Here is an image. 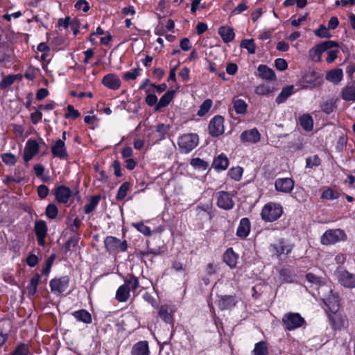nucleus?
<instances>
[{"label": "nucleus", "instance_id": "nucleus-31", "mask_svg": "<svg viewBox=\"0 0 355 355\" xmlns=\"http://www.w3.org/2000/svg\"><path fill=\"white\" fill-rule=\"evenodd\" d=\"M71 315L78 322H83L86 324H91L92 322V316L91 313L86 309H80L74 311L71 313Z\"/></svg>", "mask_w": 355, "mask_h": 355}, {"label": "nucleus", "instance_id": "nucleus-61", "mask_svg": "<svg viewBox=\"0 0 355 355\" xmlns=\"http://www.w3.org/2000/svg\"><path fill=\"white\" fill-rule=\"evenodd\" d=\"M71 21L72 20L69 16H67L65 18H60L58 20L56 27H58L60 31L66 29L70 26Z\"/></svg>", "mask_w": 355, "mask_h": 355}, {"label": "nucleus", "instance_id": "nucleus-13", "mask_svg": "<svg viewBox=\"0 0 355 355\" xmlns=\"http://www.w3.org/2000/svg\"><path fill=\"white\" fill-rule=\"evenodd\" d=\"M322 301L327 307L325 312H331L338 311L340 307V297L337 292H334L332 289L329 291V294Z\"/></svg>", "mask_w": 355, "mask_h": 355}, {"label": "nucleus", "instance_id": "nucleus-5", "mask_svg": "<svg viewBox=\"0 0 355 355\" xmlns=\"http://www.w3.org/2000/svg\"><path fill=\"white\" fill-rule=\"evenodd\" d=\"M103 243L106 251L110 254L125 252L128 248L126 240L121 241L114 236H107Z\"/></svg>", "mask_w": 355, "mask_h": 355}, {"label": "nucleus", "instance_id": "nucleus-47", "mask_svg": "<svg viewBox=\"0 0 355 355\" xmlns=\"http://www.w3.org/2000/svg\"><path fill=\"white\" fill-rule=\"evenodd\" d=\"M340 197V193L334 191L330 187H327L323 191L320 196L321 199L323 200H335Z\"/></svg>", "mask_w": 355, "mask_h": 355}, {"label": "nucleus", "instance_id": "nucleus-53", "mask_svg": "<svg viewBox=\"0 0 355 355\" xmlns=\"http://www.w3.org/2000/svg\"><path fill=\"white\" fill-rule=\"evenodd\" d=\"M321 159L318 155L309 156L306 158V168H313L321 164Z\"/></svg>", "mask_w": 355, "mask_h": 355}, {"label": "nucleus", "instance_id": "nucleus-3", "mask_svg": "<svg viewBox=\"0 0 355 355\" xmlns=\"http://www.w3.org/2000/svg\"><path fill=\"white\" fill-rule=\"evenodd\" d=\"M347 240V235L342 229H329L326 230L320 238V243L324 245H334L340 241Z\"/></svg>", "mask_w": 355, "mask_h": 355}, {"label": "nucleus", "instance_id": "nucleus-6", "mask_svg": "<svg viewBox=\"0 0 355 355\" xmlns=\"http://www.w3.org/2000/svg\"><path fill=\"white\" fill-rule=\"evenodd\" d=\"M199 137L196 133L184 134L178 140L180 152L187 154L194 149L198 144Z\"/></svg>", "mask_w": 355, "mask_h": 355}, {"label": "nucleus", "instance_id": "nucleus-52", "mask_svg": "<svg viewBox=\"0 0 355 355\" xmlns=\"http://www.w3.org/2000/svg\"><path fill=\"white\" fill-rule=\"evenodd\" d=\"M243 168L241 166L232 167L228 171V175L231 179L235 181H239L243 175Z\"/></svg>", "mask_w": 355, "mask_h": 355}, {"label": "nucleus", "instance_id": "nucleus-26", "mask_svg": "<svg viewBox=\"0 0 355 355\" xmlns=\"http://www.w3.org/2000/svg\"><path fill=\"white\" fill-rule=\"evenodd\" d=\"M196 211V218L198 220H211L214 217L211 207L209 206V205H205L203 206H197Z\"/></svg>", "mask_w": 355, "mask_h": 355}, {"label": "nucleus", "instance_id": "nucleus-51", "mask_svg": "<svg viewBox=\"0 0 355 355\" xmlns=\"http://www.w3.org/2000/svg\"><path fill=\"white\" fill-rule=\"evenodd\" d=\"M17 76L8 75L0 81V90H5L11 86L16 80Z\"/></svg>", "mask_w": 355, "mask_h": 355}, {"label": "nucleus", "instance_id": "nucleus-20", "mask_svg": "<svg viewBox=\"0 0 355 355\" xmlns=\"http://www.w3.org/2000/svg\"><path fill=\"white\" fill-rule=\"evenodd\" d=\"M260 139L261 134L256 128L244 130L240 135V140L243 144H257Z\"/></svg>", "mask_w": 355, "mask_h": 355}, {"label": "nucleus", "instance_id": "nucleus-42", "mask_svg": "<svg viewBox=\"0 0 355 355\" xmlns=\"http://www.w3.org/2000/svg\"><path fill=\"white\" fill-rule=\"evenodd\" d=\"M131 184L129 182H124L118 189L116 200L117 201L123 200L127 196L128 191L130 189Z\"/></svg>", "mask_w": 355, "mask_h": 355}, {"label": "nucleus", "instance_id": "nucleus-34", "mask_svg": "<svg viewBox=\"0 0 355 355\" xmlns=\"http://www.w3.org/2000/svg\"><path fill=\"white\" fill-rule=\"evenodd\" d=\"M274 253L279 257L282 254H288L292 251V246L287 245L284 239H280L277 245H271Z\"/></svg>", "mask_w": 355, "mask_h": 355}, {"label": "nucleus", "instance_id": "nucleus-7", "mask_svg": "<svg viewBox=\"0 0 355 355\" xmlns=\"http://www.w3.org/2000/svg\"><path fill=\"white\" fill-rule=\"evenodd\" d=\"M282 323L286 331H293L306 324V320L299 313L289 312L284 315Z\"/></svg>", "mask_w": 355, "mask_h": 355}, {"label": "nucleus", "instance_id": "nucleus-44", "mask_svg": "<svg viewBox=\"0 0 355 355\" xmlns=\"http://www.w3.org/2000/svg\"><path fill=\"white\" fill-rule=\"evenodd\" d=\"M336 107V101L334 98L328 99L321 105L322 111L327 114L333 112Z\"/></svg>", "mask_w": 355, "mask_h": 355}, {"label": "nucleus", "instance_id": "nucleus-37", "mask_svg": "<svg viewBox=\"0 0 355 355\" xmlns=\"http://www.w3.org/2000/svg\"><path fill=\"white\" fill-rule=\"evenodd\" d=\"M294 93V86L288 85L282 88L281 92L277 96L275 102L281 104L286 101L288 98Z\"/></svg>", "mask_w": 355, "mask_h": 355}, {"label": "nucleus", "instance_id": "nucleus-30", "mask_svg": "<svg viewBox=\"0 0 355 355\" xmlns=\"http://www.w3.org/2000/svg\"><path fill=\"white\" fill-rule=\"evenodd\" d=\"M218 33L220 37L222 38L223 42L226 44L234 40L235 37L234 28L227 26H220L218 28Z\"/></svg>", "mask_w": 355, "mask_h": 355}, {"label": "nucleus", "instance_id": "nucleus-63", "mask_svg": "<svg viewBox=\"0 0 355 355\" xmlns=\"http://www.w3.org/2000/svg\"><path fill=\"white\" fill-rule=\"evenodd\" d=\"M74 8L77 10H82L84 12H88L90 9L89 3L86 0H78L74 5Z\"/></svg>", "mask_w": 355, "mask_h": 355}, {"label": "nucleus", "instance_id": "nucleus-41", "mask_svg": "<svg viewBox=\"0 0 355 355\" xmlns=\"http://www.w3.org/2000/svg\"><path fill=\"white\" fill-rule=\"evenodd\" d=\"M101 198V196L100 195L92 196L84 207V213L85 214L92 213L98 205Z\"/></svg>", "mask_w": 355, "mask_h": 355}, {"label": "nucleus", "instance_id": "nucleus-28", "mask_svg": "<svg viewBox=\"0 0 355 355\" xmlns=\"http://www.w3.org/2000/svg\"><path fill=\"white\" fill-rule=\"evenodd\" d=\"M147 245H148V241H147ZM166 248L164 245L162 246H158L157 248H150L148 246L147 250H137L136 254L137 257H140L141 259L145 257H148L150 254L153 256H159L164 252Z\"/></svg>", "mask_w": 355, "mask_h": 355}, {"label": "nucleus", "instance_id": "nucleus-48", "mask_svg": "<svg viewBox=\"0 0 355 355\" xmlns=\"http://www.w3.org/2000/svg\"><path fill=\"white\" fill-rule=\"evenodd\" d=\"M213 104L211 99L207 98L200 105V108L197 112L199 116H204L210 110Z\"/></svg>", "mask_w": 355, "mask_h": 355}, {"label": "nucleus", "instance_id": "nucleus-22", "mask_svg": "<svg viewBox=\"0 0 355 355\" xmlns=\"http://www.w3.org/2000/svg\"><path fill=\"white\" fill-rule=\"evenodd\" d=\"M251 230V223L248 218H243L240 220L236 229V236L241 239H246Z\"/></svg>", "mask_w": 355, "mask_h": 355}, {"label": "nucleus", "instance_id": "nucleus-27", "mask_svg": "<svg viewBox=\"0 0 355 355\" xmlns=\"http://www.w3.org/2000/svg\"><path fill=\"white\" fill-rule=\"evenodd\" d=\"M230 164L229 159L224 153H220L217 157H214L212 167L216 171H225L227 168Z\"/></svg>", "mask_w": 355, "mask_h": 355}, {"label": "nucleus", "instance_id": "nucleus-64", "mask_svg": "<svg viewBox=\"0 0 355 355\" xmlns=\"http://www.w3.org/2000/svg\"><path fill=\"white\" fill-rule=\"evenodd\" d=\"M272 92V89L263 84L256 87L255 92L257 94L260 96L267 95Z\"/></svg>", "mask_w": 355, "mask_h": 355}, {"label": "nucleus", "instance_id": "nucleus-36", "mask_svg": "<svg viewBox=\"0 0 355 355\" xmlns=\"http://www.w3.org/2000/svg\"><path fill=\"white\" fill-rule=\"evenodd\" d=\"M341 98L345 101L355 102V85H346L340 92Z\"/></svg>", "mask_w": 355, "mask_h": 355}, {"label": "nucleus", "instance_id": "nucleus-8", "mask_svg": "<svg viewBox=\"0 0 355 355\" xmlns=\"http://www.w3.org/2000/svg\"><path fill=\"white\" fill-rule=\"evenodd\" d=\"M338 43L335 41L327 40L322 42L309 50V57L315 62H320L321 60V55L324 51L330 49L338 47Z\"/></svg>", "mask_w": 355, "mask_h": 355}, {"label": "nucleus", "instance_id": "nucleus-40", "mask_svg": "<svg viewBox=\"0 0 355 355\" xmlns=\"http://www.w3.org/2000/svg\"><path fill=\"white\" fill-rule=\"evenodd\" d=\"M40 279V275L38 273H35L30 279V282L26 287L29 296H33L36 293Z\"/></svg>", "mask_w": 355, "mask_h": 355}, {"label": "nucleus", "instance_id": "nucleus-46", "mask_svg": "<svg viewBox=\"0 0 355 355\" xmlns=\"http://www.w3.org/2000/svg\"><path fill=\"white\" fill-rule=\"evenodd\" d=\"M190 164L195 169L202 170V171L206 170L209 166L208 162H207L206 161H205L199 157H196V158L191 159L190 161Z\"/></svg>", "mask_w": 355, "mask_h": 355}, {"label": "nucleus", "instance_id": "nucleus-55", "mask_svg": "<svg viewBox=\"0 0 355 355\" xmlns=\"http://www.w3.org/2000/svg\"><path fill=\"white\" fill-rule=\"evenodd\" d=\"M158 315L166 323L173 324V316L170 313H168L167 309L161 307L158 312Z\"/></svg>", "mask_w": 355, "mask_h": 355}, {"label": "nucleus", "instance_id": "nucleus-4", "mask_svg": "<svg viewBox=\"0 0 355 355\" xmlns=\"http://www.w3.org/2000/svg\"><path fill=\"white\" fill-rule=\"evenodd\" d=\"M299 83L302 89H313L320 87L324 83L323 74L313 70L302 76Z\"/></svg>", "mask_w": 355, "mask_h": 355}, {"label": "nucleus", "instance_id": "nucleus-29", "mask_svg": "<svg viewBox=\"0 0 355 355\" xmlns=\"http://www.w3.org/2000/svg\"><path fill=\"white\" fill-rule=\"evenodd\" d=\"M257 71L259 76L263 80L270 81L276 80L275 71L266 64H259Z\"/></svg>", "mask_w": 355, "mask_h": 355}, {"label": "nucleus", "instance_id": "nucleus-56", "mask_svg": "<svg viewBox=\"0 0 355 355\" xmlns=\"http://www.w3.org/2000/svg\"><path fill=\"white\" fill-rule=\"evenodd\" d=\"M3 162L8 166H14L17 162V157L11 153H3L1 156Z\"/></svg>", "mask_w": 355, "mask_h": 355}, {"label": "nucleus", "instance_id": "nucleus-43", "mask_svg": "<svg viewBox=\"0 0 355 355\" xmlns=\"http://www.w3.org/2000/svg\"><path fill=\"white\" fill-rule=\"evenodd\" d=\"M253 355H268V348L265 341H259L254 345Z\"/></svg>", "mask_w": 355, "mask_h": 355}, {"label": "nucleus", "instance_id": "nucleus-25", "mask_svg": "<svg viewBox=\"0 0 355 355\" xmlns=\"http://www.w3.org/2000/svg\"><path fill=\"white\" fill-rule=\"evenodd\" d=\"M131 355H149L150 348L149 344L147 340H140L133 345L131 352Z\"/></svg>", "mask_w": 355, "mask_h": 355}, {"label": "nucleus", "instance_id": "nucleus-24", "mask_svg": "<svg viewBox=\"0 0 355 355\" xmlns=\"http://www.w3.org/2000/svg\"><path fill=\"white\" fill-rule=\"evenodd\" d=\"M237 304L235 295H222L219 297L218 305L220 310H227L234 308Z\"/></svg>", "mask_w": 355, "mask_h": 355}, {"label": "nucleus", "instance_id": "nucleus-38", "mask_svg": "<svg viewBox=\"0 0 355 355\" xmlns=\"http://www.w3.org/2000/svg\"><path fill=\"white\" fill-rule=\"evenodd\" d=\"M299 123L306 131H311L313 128V120L309 114H303L299 117Z\"/></svg>", "mask_w": 355, "mask_h": 355}, {"label": "nucleus", "instance_id": "nucleus-32", "mask_svg": "<svg viewBox=\"0 0 355 355\" xmlns=\"http://www.w3.org/2000/svg\"><path fill=\"white\" fill-rule=\"evenodd\" d=\"M175 94V92L174 90H168L159 99L155 105V110L159 111L162 107H167L172 100L173 99Z\"/></svg>", "mask_w": 355, "mask_h": 355}, {"label": "nucleus", "instance_id": "nucleus-39", "mask_svg": "<svg viewBox=\"0 0 355 355\" xmlns=\"http://www.w3.org/2000/svg\"><path fill=\"white\" fill-rule=\"evenodd\" d=\"M80 240V234L72 235L69 239L62 245V250L64 254H67L71 248L74 249L77 247Z\"/></svg>", "mask_w": 355, "mask_h": 355}, {"label": "nucleus", "instance_id": "nucleus-45", "mask_svg": "<svg viewBox=\"0 0 355 355\" xmlns=\"http://www.w3.org/2000/svg\"><path fill=\"white\" fill-rule=\"evenodd\" d=\"M240 46L245 49L250 54H254L256 52V45L253 39H244L241 42Z\"/></svg>", "mask_w": 355, "mask_h": 355}, {"label": "nucleus", "instance_id": "nucleus-58", "mask_svg": "<svg viewBox=\"0 0 355 355\" xmlns=\"http://www.w3.org/2000/svg\"><path fill=\"white\" fill-rule=\"evenodd\" d=\"M314 33L321 38H329L331 36L329 32V28L324 25H320L318 29L314 31Z\"/></svg>", "mask_w": 355, "mask_h": 355}, {"label": "nucleus", "instance_id": "nucleus-49", "mask_svg": "<svg viewBox=\"0 0 355 355\" xmlns=\"http://www.w3.org/2000/svg\"><path fill=\"white\" fill-rule=\"evenodd\" d=\"M131 226L146 236H150L152 234L150 228L145 225L143 222L133 223H132Z\"/></svg>", "mask_w": 355, "mask_h": 355}, {"label": "nucleus", "instance_id": "nucleus-54", "mask_svg": "<svg viewBox=\"0 0 355 355\" xmlns=\"http://www.w3.org/2000/svg\"><path fill=\"white\" fill-rule=\"evenodd\" d=\"M247 104L243 99H237L234 101V107L237 114H243L247 111Z\"/></svg>", "mask_w": 355, "mask_h": 355}, {"label": "nucleus", "instance_id": "nucleus-62", "mask_svg": "<svg viewBox=\"0 0 355 355\" xmlns=\"http://www.w3.org/2000/svg\"><path fill=\"white\" fill-rule=\"evenodd\" d=\"M55 258V255L53 254L46 259L45 266L42 269V275L47 276L50 273Z\"/></svg>", "mask_w": 355, "mask_h": 355}, {"label": "nucleus", "instance_id": "nucleus-18", "mask_svg": "<svg viewBox=\"0 0 355 355\" xmlns=\"http://www.w3.org/2000/svg\"><path fill=\"white\" fill-rule=\"evenodd\" d=\"M337 278L338 282L343 286L347 288H355V275L349 272L347 270L338 271Z\"/></svg>", "mask_w": 355, "mask_h": 355}, {"label": "nucleus", "instance_id": "nucleus-1", "mask_svg": "<svg viewBox=\"0 0 355 355\" xmlns=\"http://www.w3.org/2000/svg\"><path fill=\"white\" fill-rule=\"evenodd\" d=\"M139 286V279L133 274H129L116 292L115 298L119 302H125L130 297V291H136Z\"/></svg>", "mask_w": 355, "mask_h": 355}, {"label": "nucleus", "instance_id": "nucleus-59", "mask_svg": "<svg viewBox=\"0 0 355 355\" xmlns=\"http://www.w3.org/2000/svg\"><path fill=\"white\" fill-rule=\"evenodd\" d=\"M67 109V112L65 114V118L75 120L80 116L79 111L76 110L73 105H69Z\"/></svg>", "mask_w": 355, "mask_h": 355}, {"label": "nucleus", "instance_id": "nucleus-21", "mask_svg": "<svg viewBox=\"0 0 355 355\" xmlns=\"http://www.w3.org/2000/svg\"><path fill=\"white\" fill-rule=\"evenodd\" d=\"M51 153L54 157L67 159L69 157L65 143L63 140H56L51 146Z\"/></svg>", "mask_w": 355, "mask_h": 355}, {"label": "nucleus", "instance_id": "nucleus-2", "mask_svg": "<svg viewBox=\"0 0 355 355\" xmlns=\"http://www.w3.org/2000/svg\"><path fill=\"white\" fill-rule=\"evenodd\" d=\"M283 214V207L279 203L269 202L262 208L261 217L265 222H274Z\"/></svg>", "mask_w": 355, "mask_h": 355}, {"label": "nucleus", "instance_id": "nucleus-12", "mask_svg": "<svg viewBox=\"0 0 355 355\" xmlns=\"http://www.w3.org/2000/svg\"><path fill=\"white\" fill-rule=\"evenodd\" d=\"M224 121L220 115H216L210 120L208 130L212 137H218L224 133Z\"/></svg>", "mask_w": 355, "mask_h": 355}, {"label": "nucleus", "instance_id": "nucleus-9", "mask_svg": "<svg viewBox=\"0 0 355 355\" xmlns=\"http://www.w3.org/2000/svg\"><path fill=\"white\" fill-rule=\"evenodd\" d=\"M329 324L334 331H340L347 325V317L339 310L327 312Z\"/></svg>", "mask_w": 355, "mask_h": 355}, {"label": "nucleus", "instance_id": "nucleus-15", "mask_svg": "<svg viewBox=\"0 0 355 355\" xmlns=\"http://www.w3.org/2000/svg\"><path fill=\"white\" fill-rule=\"evenodd\" d=\"M34 232L35 233L37 244L41 247L44 246L46 243L45 239L48 232V227L46 221L43 220H37L35 222Z\"/></svg>", "mask_w": 355, "mask_h": 355}, {"label": "nucleus", "instance_id": "nucleus-60", "mask_svg": "<svg viewBox=\"0 0 355 355\" xmlns=\"http://www.w3.org/2000/svg\"><path fill=\"white\" fill-rule=\"evenodd\" d=\"M280 276L283 278L284 281L287 283L293 282V275L291 270L288 268H283L279 271Z\"/></svg>", "mask_w": 355, "mask_h": 355}, {"label": "nucleus", "instance_id": "nucleus-10", "mask_svg": "<svg viewBox=\"0 0 355 355\" xmlns=\"http://www.w3.org/2000/svg\"><path fill=\"white\" fill-rule=\"evenodd\" d=\"M69 282L70 277L68 275L52 279L49 282L51 293L55 295H61L69 288Z\"/></svg>", "mask_w": 355, "mask_h": 355}, {"label": "nucleus", "instance_id": "nucleus-50", "mask_svg": "<svg viewBox=\"0 0 355 355\" xmlns=\"http://www.w3.org/2000/svg\"><path fill=\"white\" fill-rule=\"evenodd\" d=\"M58 214V209L55 204L50 203L46 206L45 209V215L49 219H55L57 217Z\"/></svg>", "mask_w": 355, "mask_h": 355}, {"label": "nucleus", "instance_id": "nucleus-57", "mask_svg": "<svg viewBox=\"0 0 355 355\" xmlns=\"http://www.w3.org/2000/svg\"><path fill=\"white\" fill-rule=\"evenodd\" d=\"M140 71L141 69L139 67L135 68L132 71L125 72L123 75V78L126 81L135 80L139 76Z\"/></svg>", "mask_w": 355, "mask_h": 355}, {"label": "nucleus", "instance_id": "nucleus-33", "mask_svg": "<svg viewBox=\"0 0 355 355\" xmlns=\"http://www.w3.org/2000/svg\"><path fill=\"white\" fill-rule=\"evenodd\" d=\"M343 78V70L340 68L333 69L329 70L326 73L325 78L327 80L337 85L338 84Z\"/></svg>", "mask_w": 355, "mask_h": 355}, {"label": "nucleus", "instance_id": "nucleus-35", "mask_svg": "<svg viewBox=\"0 0 355 355\" xmlns=\"http://www.w3.org/2000/svg\"><path fill=\"white\" fill-rule=\"evenodd\" d=\"M8 355H33L28 344L19 342Z\"/></svg>", "mask_w": 355, "mask_h": 355}, {"label": "nucleus", "instance_id": "nucleus-17", "mask_svg": "<svg viewBox=\"0 0 355 355\" xmlns=\"http://www.w3.org/2000/svg\"><path fill=\"white\" fill-rule=\"evenodd\" d=\"M295 186V181L291 178H279L275 181V189L277 191L291 193Z\"/></svg>", "mask_w": 355, "mask_h": 355}, {"label": "nucleus", "instance_id": "nucleus-23", "mask_svg": "<svg viewBox=\"0 0 355 355\" xmlns=\"http://www.w3.org/2000/svg\"><path fill=\"white\" fill-rule=\"evenodd\" d=\"M239 254L230 247L228 248L223 254V261L231 268L236 267L239 259Z\"/></svg>", "mask_w": 355, "mask_h": 355}, {"label": "nucleus", "instance_id": "nucleus-19", "mask_svg": "<svg viewBox=\"0 0 355 355\" xmlns=\"http://www.w3.org/2000/svg\"><path fill=\"white\" fill-rule=\"evenodd\" d=\"M103 85L112 90H117L121 86V80L116 73H107L101 80Z\"/></svg>", "mask_w": 355, "mask_h": 355}, {"label": "nucleus", "instance_id": "nucleus-11", "mask_svg": "<svg viewBox=\"0 0 355 355\" xmlns=\"http://www.w3.org/2000/svg\"><path fill=\"white\" fill-rule=\"evenodd\" d=\"M216 205L223 210H231L235 203L233 200V195L225 191H219L216 193Z\"/></svg>", "mask_w": 355, "mask_h": 355}, {"label": "nucleus", "instance_id": "nucleus-14", "mask_svg": "<svg viewBox=\"0 0 355 355\" xmlns=\"http://www.w3.org/2000/svg\"><path fill=\"white\" fill-rule=\"evenodd\" d=\"M52 192L55 200L60 204H67L73 195L71 189L65 185L55 187Z\"/></svg>", "mask_w": 355, "mask_h": 355}, {"label": "nucleus", "instance_id": "nucleus-16", "mask_svg": "<svg viewBox=\"0 0 355 355\" xmlns=\"http://www.w3.org/2000/svg\"><path fill=\"white\" fill-rule=\"evenodd\" d=\"M40 151V145L34 139H28L24 150L23 159L25 162L31 161Z\"/></svg>", "mask_w": 355, "mask_h": 355}]
</instances>
